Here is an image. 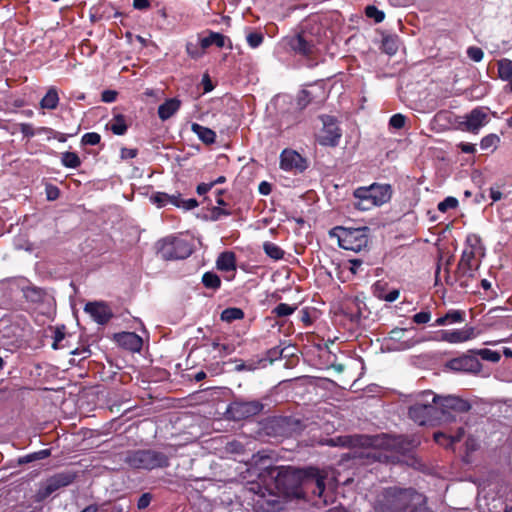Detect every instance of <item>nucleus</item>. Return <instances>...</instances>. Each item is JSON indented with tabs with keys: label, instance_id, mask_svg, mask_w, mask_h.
I'll list each match as a JSON object with an SVG mask.
<instances>
[{
	"label": "nucleus",
	"instance_id": "nucleus-53",
	"mask_svg": "<svg viewBox=\"0 0 512 512\" xmlns=\"http://www.w3.org/2000/svg\"><path fill=\"white\" fill-rule=\"evenodd\" d=\"M421 341L422 340H420V339H414V338H411V339H408L405 341H401L399 343V347H397V349H399V350L410 349V348L414 347L415 345L419 344Z\"/></svg>",
	"mask_w": 512,
	"mask_h": 512
},
{
	"label": "nucleus",
	"instance_id": "nucleus-3",
	"mask_svg": "<svg viewBox=\"0 0 512 512\" xmlns=\"http://www.w3.org/2000/svg\"><path fill=\"white\" fill-rule=\"evenodd\" d=\"M409 418L419 425L432 424L441 420L437 406V395L424 391L418 395L414 404L409 407Z\"/></svg>",
	"mask_w": 512,
	"mask_h": 512
},
{
	"label": "nucleus",
	"instance_id": "nucleus-25",
	"mask_svg": "<svg viewBox=\"0 0 512 512\" xmlns=\"http://www.w3.org/2000/svg\"><path fill=\"white\" fill-rule=\"evenodd\" d=\"M59 103L58 91L55 87L48 89L47 93L40 101V107L43 109L54 110Z\"/></svg>",
	"mask_w": 512,
	"mask_h": 512
},
{
	"label": "nucleus",
	"instance_id": "nucleus-18",
	"mask_svg": "<svg viewBox=\"0 0 512 512\" xmlns=\"http://www.w3.org/2000/svg\"><path fill=\"white\" fill-rule=\"evenodd\" d=\"M116 340L122 347L132 351L138 352L142 348V338L133 332H123L116 336Z\"/></svg>",
	"mask_w": 512,
	"mask_h": 512
},
{
	"label": "nucleus",
	"instance_id": "nucleus-9",
	"mask_svg": "<svg viewBox=\"0 0 512 512\" xmlns=\"http://www.w3.org/2000/svg\"><path fill=\"white\" fill-rule=\"evenodd\" d=\"M330 474V470H319L314 467H309L304 471L303 485L306 489H310L313 494L322 497L326 486L330 485L333 480Z\"/></svg>",
	"mask_w": 512,
	"mask_h": 512
},
{
	"label": "nucleus",
	"instance_id": "nucleus-30",
	"mask_svg": "<svg viewBox=\"0 0 512 512\" xmlns=\"http://www.w3.org/2000/svg\"><path fill=\"white\" fill-rule=\"evenodd\" d=\"M176 195H169L165 192H156L151 196V201L156 204L158 207H164L167 204L173 205L175 202Z\"/></svg>",
	"mask_w": 512,
	"mask_h": 512
},
{
	"label": "nucleus",
	"instance_id": "nucleus-6",
	"mask_svg": "<svg viewBox=\"0 0 512 512\" xmlns=\"http://www.w3.org/2000/svg\"><path fill=\"white\" fill-rule=\"evenodd\" d=\"M287 47L295 54L310 57L317 51L319 38L312 30L302 29L295 35L285 38Z\"/></svg>",
	"mask_w": 512,
	"mask_h": 512
},
{
	"label": "nucleus",
	"instance_id": "nucleus-11",
	"mask_svg": "<svg viewBox=\"0 0 512 512\" xmlns=\"http://www.w3.org/2000/svg\"><path fill=\"white\" fill-rule=\"evenodd\" d=\"M263 408V404L257 400H235L230 404L228 413L235 421H240L260 414Z\"/></svg>",
	"mask_w": 512,
	"mask_h": 512
},
{
	"label": "nucleus",
	"instance_id": "nucleus-15",
	"mask_svg": "<svg viewBox=\"0 0 512 512\" xmlns=\"http://www.w3.org/2000/svg\"><path fill=\"white\" fill-rule=\"evenodd\" d=\"M478 331L474 327H465L459 330H443L440 332L439 340L448 343H462L474 339L478 336Z\"/></svg>",
	"mask_w": 512,
	"mask_h": 512
},
{
	"label": "nucleus",
	"instance_id": "nucleus-31",
	"mask_svg": "<svg viewBox=\"0 0 512 512\" xmlns=\"http://www.w3.org/2000/svg\"><path fill=\"white\" fill-rule=\"evenodd\" d=\"M79 129H80V126L77 128V130L74 133H70V134L61 133V132L55 131L54 129L49 128V127H42V128H40L39 131L48 134L49 138L52 137V138L58 140L59 142L64 143L67 141L68 137L75 136L78 133Z\"/></svg>",
	"mask_w": 512,
	"mask_h": 512
},
{
	"label": "nucleus",
	"instance_id": "nucleus-5",
	"mask_svg": "<svg viewBox=\"0 0 512 512\" xmlns=\"http://www.w3.org/2000/svg\"><path fill=\"white\" fill-rule=\"evenodd\" d=\"M329 236L335 239L341 248L355 252L366 247L368 243L367 226H334L329 231Z\"/></svg>",
	"mask_w": 512,
	"mask_h": 512
},
{
	"label": "nucleus",
	"instance_id": "nucleus-32",
	"mask_svg": "<svg viewBox=\"0 0 512 512\" xmlns=\"http://www.w3.org/2000/svg\"><path fill=\"white\" fill-rule=\"evenodd\" d=\"M174 200L175 202H173V206L182 208L185 211L192 210L198 206V201L196 199L190 198L185 200L181 197V194H177Z\"/></svg>",
	"mask_w": 512,
	"mask_h": 512
},
{
	"label": "nucleus",
	"instance_id": "nucleus-21",
	"mask_svg": "<svg viewBox=\"0 0 512 512\" xmlns=\"http://www.w3.org/2000/svg\"><path fill=\"white\" fill-rule=\"evenodd\" d=\"M106 128L109 129L114 135H125L129 128L126 116L121 113L114 114L113 118L107 123Z\"/></svg>",
	"mask_w": 512,
	"mask_h": 512
},
{
	"label": "nucleus",
	"instance_id": "nucleus-4",
	"mask_svg": "<svg viewBox=\"0 0 512 512\" xmlns=\"http://www.w3.org/2000/svg\"><path fill=\"white\" fill-rule=\"evenodd\" d=\"M354 197L358 199L356 207L366 211L389 202L392 197V188L389 184L373 183L369 187L357 188L354 191Z\"/></svg>",
	"mask_w": 512,
	"mask_h": 512
},
{
	"label": "nucleus",
	"instance_id": "nucleus-14",
	"mask_svg": "<svg viewBox=\"0 0 512 512\" xmlns=\"http://www.w3.org/2000/svg\"><path fill=\"white\" fill-rule=\"evenodd\" d=\"M280 168L284 171L303 173L308 168V161L293 149H284L280 154Z\"/></svg>",
	"mask_w": 512,
	"mask_h": 512
},
{
	"label": "nucleus",
	"instance_id": "nucleus-60",
	"mask_svg": "<svg viewBox=\"0 0 512 512\" xmlns=\"http://www.w3.org/2000/svg\"><path fill=\"white\" fill-rule=\"evenodd\" d=\"M213 188V184L210 183H200L196 187V192L198 195H204L209 192Z\"/></svg>",
	"mask_w": 512,
	"mask_h": 512
},
{
	"label": "nucleus",
	"instance_id": "nucleus-35",
	"mask_svg": "<svg viewBox=\"0 0 512 512\" xmlns=\"http://www.w3.org/2000/svg\"><path fill=\"white\" fill-rule=\"evenodd\" d=\"M244 313L239 308H227L221 313V320L231 322L233 320L242 319Z\"/></svg>",
	"mask_w": 512,
	"mask_h": 512
},
{
	"label": "nucleus",
	"instance_id": "nucleus-12",
	"mask_svg": "<svg viewBox=\"0 0 512 512\" xmlns=\"http://www.w3.org/2000/svg\"><path fill=\"white\" fill-rule=\"evenodd\" d=\"M75 479L71 472H61L53 475L41 486L37 492V499L43 500L62 487L70 485Z\"/></svg>",
	"mask_w": 512,
	"mask_h": 512
},
{
	"label": "nucleus",
	"instance_id": "nucleus-58",
	"mask_svg": "<svg viewBox=\"0 0 512 512\" xmlns=\"http://www.w3.org/2000/svg\"><path fill=\"white\" fill-rule=\"evenodd\" d=\"M47 199L56 200L59 197L60 191L56 186L49 185L46 187Z\"/></svg>",
	"mask_w": 512,
	"mask_h": 512
},
{
	"label": "nucleus",
	"instance_id": "nucleus-43",
	"mask_svg": "<svg viewBox=\"0 0 512 512\" xmlns=\"http://www.w3.org/2000/svg\"><path fill=\"white\" fill-rule=\"evenodd\" d=\"M466 53L469 59H471L474 62H480L484 57L483 50L477 46L468 47Z\"/></svg>",
	"mask_w": 512,
	"mask_h": 512
},
{
	"label": "nucleus",
	"instance_id": "nucleus-24",
	"mask_svg": "<svg viewBox=\"0 0 512 512\" xmlns=\"http://www.w3.org/2000/svg\"><path fill=\"white\" fill-rule=\"evenodd\" d=\"M216 266L221 271H235L236 270V258L233 252H222L216 261Z\"/></svg>",
	"mask_w": 512,
	"mask_h": 512
},
{
	"label": "nucleus",
	"instance_id": "nucleus-56",
	"mask_svg": "<svg viewBox=\"0 0 512 512\" xmlns=\"http://www.w3.org/2000/svg\"><path fill=\"white\" fill-rule=\"evenodd\" d=\"M152 496L150 493H144L138 500L137 507L138 509H145L149 506L151 502Z\"/></svg>",
	"mask_w": 512,
	"mask_h": 512
},
{
	"label": "nucleus",
	"instance_id": "nucleus-28",
	"mask_svg": "<svg viewBox=\"0 0 512 512\" xmlns=\"http://www.w3.org/2000/svg\"><path fill=\"white\" fill-rule=\"evenodd\" d=\"M498 75L502 80H509L512 77V60L504 58L498 61Z\"/></svg>",
	"mask_w": 512,
	"mask_h": 512
},
{
	"label": "nucleus",
	"instance_id": "nucleus-62",
	"mask_svg": "<svg viewBox=\"0 0 512 512\" xmlns=\"http://www.w3.org/2000/svg\"><path fill=\"white\" fill-rule=\"evenodd\" d=\"M458 147L463 153L472 154L476 151L475 145L472 143L461 142Z\"/></svg>",
	"mask_w": 512,
	"mask_h": 512
},
{
	"label": "nucleus",
	"instance_id": "nucleus-44",
	"mask_svg": "<svg viewBox=\"0 0 512 512\" xmlns=\"http://www.w3.org/2000/svg\"><path fill=\"white\" fill-rule=\"evenodd\" d=\"M406 117L403 114L397 113L390 117L389 126L394 129H402L405 126Z\"/></svg>",
	"mask_w": 512,
	"mask_h": 512
},
{
	"label": "nucleus",
	"instance_id": "nucleus-27",
	"mask_svg": "<svg viewBox=\"0 0 512 512\" xmlns=\"http://www.w3.org/2000/svg\"><path fill=\"white\" fill-rule=\"evenodd\" d=\"M61 163L66 168L76 169L81 165V159L75 152L66 151L62 153Z\"/></svg>",
	"mask_w": 512,
	"mask_h": 512
},
{
	"label": "nucleus",
	"instance_id": "nucleus-38",
	"mask_svg": "<svg viewBox=\"0 0 512 512\" xmlns=\"http://www.w3.org/2000/svg\"><path fill=\"white\" fill-rule=\"evenodd\" d=\"M365 14L368 18L374 19L375 23H381L385 19V13L374 5H368Z\"/></svg>",
	"mask_w": 512,
	"mask_h": 512
},
{
	"label": "nucleus",
	"instance_id": "nucleus-55",
	"mask_svg": "<svg viewBox=\"0 0 512 512\" xmlns=\"http://www.w3.org/2000/svg\"><path fill=\"white\" fill-rule=\"evenodd\" d=\"M226 451L229 453L239 454L243 451V446L237 441H232L226 445Z\"/></svg>",
	"mask_w": 512,
	"mask_h": 512
},
{
	"label": "nucleus",
	"instance_id": "nucleus-8",
	"mask_svg": "<svg viewBox=\"0 0 512 512\" xmlns=\"http://www.w3.org/2000/svg\"><path fill=\"white\" fill-rule=\"evenodd\" d=\"M438 411L441 416L440 421L450 422L454 420V413H466L471 409L469 401L458 396H437Z\"/></svg>",
	"mask_w": 512,
	"mask_h": 512
},
{
	"label": "nucleus",
	"instance_id": "nucleus-13",
	"mask_svg": "<svg viewBox=\"0 0 512 512\" xmlns=\"http://www.w3.org/2000/svg\"><path fill=\"white\" fill-rule=\"evenodd\" d=\"M342 136L341 129L338 127L333 117L326 116L323 120V128L317 136V142L321 146L335 147L338 145Z\"/></svg>",
	"mask_w": 512,
	"mask_h": 512
},
{
	"label": "nucleus",
	"instance_id": "nucleus-64",
	"mask_svg": "<svg viewBox=\"0 0 512 512\" xmlns=\"http://www.w3.org/2000/svg\"><path fill=\"white\" fill-rule=\"evenodd\" d=\"M378 297L383 298L384 300H386L388 302H393L399 297V290L394 289L391 292H389L387 295L382 296L379 294Z\"/></svg>",
	"mask_w": 512,
	"mask_h": 512
},
{
	"label": "nucleus",
	"instance_id": "nucleus-42",
	"mask_svg": "<svg viewBox=\"0 0 512 512\" xmlns=\"http://www.w3.org/2000/svg\"><path fill=\"white\" fill-rule=\"evenodd\" d=\"M500 141L499 136L496 134H489L482 138L480 142L481 149L486 150L490 147L496 146Z\"/></svg>",
	"mask_w": 512,
	"mask_h": 512
},
{
	"label": "nucleus",
	"instance_id": "nucleus-54",
	"mask_svg": "<svg viewBox=\"0 0 512 512\" xmlns=\"http://www.w3.org/2000/svg\"><path fill=\"white\" fill-rule=\"evenodd\" d=\"M20 132L23 134V136L25 137H33L35 135V131H34V128L32 126V124L30 123H21L20 124Z\"/></svg>",
	"mask_w": 512,
	"mask_h": 512
},
{
	"label": "nucleus",
	"instance_id": "nucleus-39",
	"mask_svg": "<svg viewBox=\"0 0 512 512\" xmlns=\"http://www.w3.org/2000/svg\"><path fill=\"white\" fill-rule=\"evenodd\" d=\"M101 141V135L97 132H88L85 133L81 138V144L83 146L90 145H98Z\"/></svg>",
	"mask_w": 512,
	"mask_h": 512
},
{
	"label": "nucleus",
	"instance_id": "nucleus-34",
	"mask_svg": "<svg viewBox=\"0 0 512 512\" xmlns=\"http://www.w3.org/2000/svg\"><path fill=\"white\" fill-rule=\"evenodd\" d=\"M469 352L479 355L483 360L494 363L498 362L501 358L498 352L492 351L490 349L470 350Z\"/></svg>",
	"mask_w": 512,
	"mask_h": 512
},
{
	"label": "nucleus",
	"instance_id": "nucleus-2",
	"mask_svg": "<svg viewBox=\"0 0 512 512\" xmlns=\"http://www.w3.org/2000/svg\"><path fill=\"white\" fill-rule=\"evenodd\" d=\"M360 444L366 446V451L361 457L373 458L380 460L381 455L378 449L393 450L399 453H405L411 448L418 445L415 440L406 441L403 437H393L386 434L377 435L374 437H363L360 439Z\"/></svg>",
	"mask_w": 512,
	"mask_h": 512
},
{
	"label": "nucleus",
	"instance_id": "nucleus-49",
	"mask_svg": "<svg viewBox=\"0 0 512 512\" xmlns=\"http://www.w3.org/2000/svg\"><path fill=\"white\" fill-rule=\"evenodd\" d=\"M451 439H452V436L446 435L443 432H436V433H434V440L438 444L443 445L445 447H449V446H451L454 443V442H450Z\"/></svg>",
	"mask_w": 512,
	"mask_h": 512
},
{
	"label": "nucleus",
	"instance_id": "nucleus-29",
	"mask_svg": "<svg viewBox=\"0 0 512 512\" xmlns=\"http://www.w3.org/2000/svg\"><path fill=\"white\" fill-rule=\"evenodd\" d=\"M466 243L468 245L466 250L479 254V257L484 256V248L482 247L481 239L479 236L475 234L469 235L466 239Z\"/></svg>",
	"mask_w": 512,
	"mask_h": 512
},
{
	"label": "nucleus",
	"instance_id": "nucleus-52",
	"mask_svg": "<svg viewBox=\"0 0 512 512\" xmlns=\"http://www.w3.org/2000/svg\"><path fill=\"white\" fill-rule=\"evenodd\" d=\"M117 98V92L114 90H104L101 93V100L105 103H112Z\"/></svg>",
	"mask_w": 512,
	"mask_h": 512
},
{
	"label": "nucleus",
	"instance_id": "nucleus-51",
	"mask_svg": "<svg viewBox=\"0 0 512 512\" xmlns=\"http://www.w3.org/2000/svg\"><path fill=\"white\" fill-rule=\"evenodd\" d=\"M431 315L429 312L422 311L413 316V321L416 324H425L430 321Z\"/></svg>",
	"mask_w": 512,
	"mask_h": 512
},
{
	"label": "nucleus",
	"instance_id": "nucleus-45",
	"mask_svg": "<svg viewBox=\"0 0 512 512\" xmlns=\"http://www.w3.org/2000/svg\"><path fill=\"white\" fill-rule=\"evenodd\" d=\"M458 206V200L455 197H446L438 204V210L446 212L448 209H454Z\"/></svg>",
	"mask_w": 512,
	"mask_h": 512
},
{
	"label": "nucleus",
	"instance_id": "nucleus-20",
	"mask_svg": "<svg viewBox=\"0 0 512 512\" xmlns=\"http://www.w3.org/2000/svg\"><path fill=\"white\" fill-rule=\"evenodd\" d=\"M181 107V101L178 98L165 100L158 107V116L162 121L171 118Z\"/></svg>",
	"mask_w": 512,
	"mask_h": 512
},
{
	"label": "nucleus",
	"instance_id": "nucleus-46",
	"mask_svg": "<svg viewBox=\"0 0 512 512\" xmlns=\"http://www.w3.org/2000/svg\"><path fill=\"white\" fill-rule=\"evenodd\" d=\"M294 310H295V307H292L286 303H280L279 305H277L274 308V313L278 317H285V316L292 314L294 312Z\"/></svg>",
	"mask_w": 512,
	"mask_h": 512
},
{
	"label": "nucleus",
	"instance_id": "nucleus-26",
	"mask_svg": "<svg viewBox=\"0 0 512 512\" xmlns=\"http://www.w3.org/2000/svg\"><path fill=\"white\" fill-rule=\"evenodd\" d=\"M383 52L388 55H394L397 53L399 48V39L397 36L388 35L382 40L381 46Z\"/></svg>",
	"mask_w": 512,
	"mask_h": 512
},
{
	"label": "nucleus",
	"instance_id": "nucleus-33",
	"mask_svg": "<svg viewBox=\"0 0 512 512\" xmlns=\"http://www.w3.org/2000/svg\"><path fill=\"white\" fill-rule=\"evenodd\" d=\"M24 297L31 302H40L44 297V292L36 287H26L23 289Z\"/></svg>",
	"mask_w": 512,
	"mask_h": 512
},
{
	"label": "nucleus",
	"instance_id": "nucleus-48",
	"mask_svg": "<svg viewBox=\"0 0 512 512\" xmlns=\"http://www.w3.org/2000/svg\"><path fill=\"white\" fill-rule=\"evenodd\" d=\"M448 324L460 323L464 320V314L461 311L454 310L445 314Z\"/></svg>",
	"mask_w": 512,
	"mask_h": 512
},
{
	"label": "nucleus",
	"instance_id": "nucleus-61",
	"mask_svg": "<svg viewBox=\"0 0 512 512\" xmlns=\"http://www.w3.org/2000/svg\"><path fill=\"white\" fill-rule=\"evenodd\" d=\"M203 89L205 93H208L214 89V85L208 74H204L202 78Z\"/></svg>",
	"mask_w": 512,
	"mask_h": 512
},
{
	"label": "nucleus",
	"instance_id": "nucleus-1",
	"mask_svg": "<svg viewBox=\"0 0 512 512\" xmlns=\"http://www.w3.org/2000/svg\"><path fill=\"white\" fill-rule=\"evenodd\" d=\"M376 512H432L426 507V497L413 489L387 488L378 495Z\"/></svg>",
	"mask_w": 512,
	"mask_h": 512
},
{
	"label": "nucleus",
	"instance_id": "nucleus-50",
	"mask_svg": "<svg viewBox=\"0 0 512 512\" xmlns=\"http://www.w3.org/2000/svg\"><path fill=\"white\" fill-rule=\"evenodd\" d=\"M138 149L122 147L120 150V158L122 160L133 159L137 157Z\"/></svg>",
	"mask_w": 512,
	"mask_h": 512
},
{
	"label": "nucleus",
	"instance_id": "nucleus-7",
	"mask_svg": "<svg viewBox=\"0 0 512 512\" xmlns=\"http://www.w3.org/2000/svg\"><path fill=\"white\" fill-rule=\"evenodd\" d=\"M126 462L137 469H154L168 466V458L161 452L154 450H138L126 457Z\"/></svg>",
	"mask_w": 512,
	"mask_h": 512
},
{
	"label": "nucleus",
	"instance_id": "nucleus-40",
	"mask_svg": "<svg viewBox=\"0 0 512 512\" xmlns=\"http://www.w3.org/2000/svg\"><path fill=\"white\" fill-rule=\"evenodd\" d=\"M312 102L311 92L309 90H302L297 97V106L300 110L305 109Z\"/></svg>",
	"mask_w": 512,
	"mask_h": 512
},
{
	"label": "nucleus",
	"instance_id": "nucleus-36",
	"mask_svg": "<svg viewBox=\"0 0 512 512\" xmlns=\"http://www.w3.org/2000/svg\"><path fill=\"white\" fill-rule=\"evenodd\" d=\"M202 282L207 288L217 289L220 287L221 281L218 275L212 272H206L202 277Z\"/></svg>",
	"mask_w": 512,
	"mask_h": 512
},
{
	"label": "nucleus",
	"instance_id": "nucleus-16",
	"mask_svg": "<svg viewBox=\"0 0 512 512\" xmlns=\"http://www.w3.org/2000/svg\"><path fill=\"white\" fill-rule=\"evenodd\" d=\"M479 254L473 251L464 250L458 264V273L462 277L472 278L474 272L479 268L480 261L476 259Z\"/></svg>",
	"mask_w": 512,
	"mask_h": 512
},
{
	"label": "nucleus",
	"instance_id": "nucleus-23",
	"mask_svg": "<svg viewBox=\"0 0 512 512\" xmlns=\"http://www.w3.org/2000/svg\"><path fill=\"white\" fill-rule=\"evenodd\" d=\"M191 130L206 145L215 143L216 133L212 129L202 126L198 123H192Z\"/></svg>",
	"mask_w": 512,
	"mask_h": 512
},
{
	"label": "nucleus",
	"instance_id": "nucleus-19",
	"mask_svg": "<svg viewBox=\"0 0 512 512\" xmlns=\"http://www.w3.org/2000/svg\"><path fill=\"white\" fill-rule=\"evenodd\" d=\"M449 367L456 371H479L480 363L469 357L464 356L461 358L453 359L449 362Z\"/></svg>",
	"mask_w": 512,
	"mask_h": 512
},
{
	"label": "nucleus",
	"instance_id": "nucleus-37",
	"mask_svg": "<svg viewBox=\"0 0 512 512\" xmlns=\"http://www.w3.org/2000/svg\"><path fill=\"white\" fill-rule=\"evenodd\" d=\"M265 253L274 260H279L283 257L284 252L273 243L265 242L263 245Z\"/></svg>",
	"mask_w": 512,
	"mask_h": 512
},
{
	"label": "nucleus",
	"instance_id": "nucleus-59",
	"mask_svg": "<svg viewBox=\"0 0 512 512\" xmlns=\"http://www.w3.org/2000/svg\"><path fill=\"white\" fill-rule=\"evenodd\" d=\"M258 191L261 195H269L272 191V185L271 183L267 182V181H262L260 182L259 186H258Z\"/></svg>",
	"mask_w": 512,
	"mask_h": 512
},
{
	"label": "nucleus",
	"instance_id": "nucleus-47",
	"mask_svg": "<svg viewBox=\"0 0 512 512\" xmlns=\"http://www.w3.org/2000/svg\"><path fill=\"white\" fill-rule=\"evenodd\" d=\"M204 51L205 50H202L201 46L198 47L197 44L187 43L186 45V52L193 59L200 58L204 54Z\"/></svg>",
	"mask_w": 512,
	"mask_h": 512
},
{
	"label": "nucleus",
	"instance_id": "nucleus-63",
	"mask_svg": "<svg viewBox=\"0 0 512 512\" xmlns=\"http://www.w3.org/2000/svg\"><path fill=\"white\" fill-rule=\"evenodd\" d=\"M133 7L137 10H145L150 7L149 0H133Z\"/></svg>",
	"mask_w": 512,
	"mask_h": 512
},
{
	"label": "nucleus",
	"instance_id": "nucleus-41",
	"mask_svg": "<svg viewBox=\"0 0 512 512\" xmlns=\"http://www.w3.org/2000/svg\"><path fill=\"white\" fill-rule=\"evenodd\" d=\"M246 39L251 48H257L263 43L264 36L261 32H251L247 35Z\"/></svg>",
	"mask_w": 512,
	"mask_h": 512
},
{
	"label": "nucleus",
	"instance_id": "nucleus-57",
	"mask_svg": "<svg viewBox=\"0 0 512 512\" xmlns=\"http://www.w3.org/2000/svg\"><path fill=\"white\" fill-rule=\"evenodd\" d=\"M406 331H407V329H404V328H394L390 332V339L394 340V341H399V343H400L401 340L403 339Z\"/></svg>",
	"mask_w": 512,
	"mask_h": 512
},
{
	"label": "nucleus",
	"instance_id": "nucleus-10",
	"mask_svg": "<svg viewBox=\"0 0 512 512\" xmlns=\"http://www.w3.org/2000/svg\"><path fill=\"white\" fill-rule=\"evenodd\" d=\"M490 109L488 107H476L463 117L459 123L460 129L469 133H478V131L487 125L490 121Z\"/></svg>",
	"mask_w": 512,
	"mask_h": 512
},
{
	"label": "nucleus",
	"instance_id": "nucleus-17",
	"mask_svg": "<svg viewBox=\"0 0 512 512\" xmlns=\"http://www.w3.org/2000/svg\"><path fill=\"white\" fill-rule=\"evenodd\" d=\"M85 311L99 324L107 323L113 315L108 306L100 302L87 303L85 305Z\"/></svg>",
	"mask_w": 512,
	"mask_h": 512
},
{
	"label": "nucleus",
	"instance_id": "nucleus-22",
	"mask_svg": "<svg viewBox=\"0 0 512 512\" xmlns=\"http://www.w3.org/2000/svg\"><path fill=\"white\" fill-rule=\"evenodd\" d=\"M227 39L228 38L225 35H223L219 32H214V31L209 30L208 36L200 39V46H201L202 50H206L211 45H215L218 48H222L225 46Z\"/></svg>",
	"mask_w": 512,
	"mask_h": 512
}]
</instances>
